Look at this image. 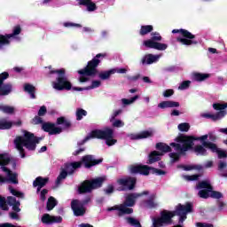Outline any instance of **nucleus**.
<instances>
[{
    "mask_svg": "<svg viewBox=\"0 0 227 227\" xmlns=\"http://www.w3.org/2000/svg\"><path fill=\"white\" fill-rule=\"evenodd\" d=\"M177 129L178 130H180V132H189V129H191V125L187 122H183L177 126Z\"/></svg>",
    "mask_w": 227,
    "mask_h": 227,
    "instance_id": "50",
    "label": "nucleus"
},
{
    "mask_svg": "<svg viewBox=\"0 0 227 227\" xmlns=\"http://www.w3.org/2000/svg\"><path fill=\"white\" fill-rule=\"evenodd\" d=\"M5 114H13L15 113V108L10 106H4V112Z\"/></svg>",
    "mask_w": 227,
    "mask_h": 227,
    "instance_id": "61",
    "label": "nucleus"
},
{
    "mask_svg": "<svg viewBox=\"0 0 227 227\" xmlns=\"http://www.w3.org/2000/svg\"><path fill=\"white\" fill-rule=\"evenodd\" d=\"M104 182H106V177L102 176L84 180L78 187V192L80 194H88L92 192L95 189H100V187L104 185Z\"/></svg>",
    "mask_w": 227,
    "mask_h": 227,
    "instance_id": "5",
    "label": "nucleus"
},
{
    "mask_svg": "<svg viewBox=\"0 0 227 227\" xmlns=\"http://www.w3.org/2000/svg\"><path fill=\"white\" fill-rule=\"evenodd\" d=\"M56 205H58V201H56V199L54 197H50L46 203V208L48 211L53 210Z\"/></svg>",
    "mask_w": 227,
    "mask_h": 227,
    "instance_id": "42",
    "label": "nucleus"
},
{
    "mask_svg": "<svg viewBox=\"0 0 227 227\" xmlns=\"http://www.w3.org/2000/svg\"><path fill=\"white\" fill-rule=\"evenodd\" d=\"M24 91L28 93L31 98H36V95H35V91H36V89L32 84L25 83Z\"/></svg>",
    "mask_w": 227,
    "mask_h": 227,
    "instance_id": "36",
    "label": "nucleus"
},
{
    "mask_svg": "<svg viewBox=\"0 0 227 227\" xmlns=\"http://www.w3.org/2000/svg\"><path fill=\"white\" fill-rule=\"evenodd\" d=\"M201 175L195 174L192 176H184L185 180H188V182H196L197 180H200V177Z\"/></svg>",
    "mask_w": 227,
    "mask_h": 227,
    "instance_id": "59",
    "label": "nucleus"
},
{
    "mask_svg": "<svg viewBox=\"0 0 227 227\" xmlns=\"http://www.w3.org/2000/svg\"><path fill=\"white\" fill-rule=\"evenodd\" d=\"M102 84V82H100V81L98 80H94L92 81L91 85L86 87L85 90H95V88H100V85Z\"/></svg>",
    "mask_w": 227,
    "mask_h": 227,
    "instance_id": "58",
    "label": "nucleus"
},
{
    "mask_svg": "<svg viewBox=\"0 0 227 227\" xmlns=\"http://www.w3.org/2000/svg\"><path fill=\"white\" fill-rule=\"evenodd\" d=\"M210 198L214 200H221L223 198V193L221 192L211 190Z\"/></svg>",
    "mask_w": 227,
    "mask_h": 227,
    "instance_id": "56",
    "label": "nucleus"
},
{
    "mask_svg": "<svg viewBox=\"0 0 227 227\" xmlns=\"http://www.w3.org/2000/svg\"><path fill=\"white\" fill-rule=\"evenodd\" d=\"M139 98V95H136L134 97H132L131 98L128 99V98H122L121 102L124 106H130V104H134V102L136 100H137Z\"/></svg>",
    "mask_w": 227,
    "mask_h": 227,
    "instance_id": "49",
    "label": "nucleus"
},
{
    "mask_svg": "<svg viewBox=\"0 0 227 227\" xmlns=\"http://www.w3.org/2000/svg\"><path fill=\"white\" fill-rule=\"evenodd\" d=\"M54 74H58L56 81L52 82L54 90H57V91H70L72 90V82L67 77V70L60 68L50 71V75Z\"/></svg>",
    "mask_w": 227,
    "mask_h": 227,
    "instance_id": "3",
    "label": "nucleus"
},
{
    "mask_svg": "<svg viewBox=\"0 0 227 227\" xmlns=\"http://www.w3.org/2000/svg\"><path fill=\"white\" fill-rule=\"evenodd\" d=\"M79 6H86L87 12H95L97 10V4L91 0H76Z\"/></svg>",
    "mask_w": 227,
    "mask_h": 227,
    "instance_id": "24",
    "label": "nucleus"
},
{
    "mask_svg": "<svg viewBox=\"0 0 227 227\" xmlns=\"http://www.w3.org/2000/svg\"><path fill=\"white\" fill-rule=\"evenodd\" d=\"M40 141H42V137H36L29 131H25L23 137H17L15 138L14 144L17 150L20 152L21 159H24L26 157L24 146L27 150L35 152V150H36V145H40Z\"/></svg>",
    "mask_w": 227,
    "mask_h": 227,
    "instance_id": "1",
    "label": "nucleus"
},
{
    "mask_svg": "<svg viewBox=\"0 0 227 227\" xmlns=\"http://www.w3.org/2000/svg\"><path fill=\"white\" fill-rule=\"evenodd\" d=\"M71 171H72V168H69V169L62 168L56 179V185L61 184L62 180H65V178H67L68 175H74V173H70Z\"/></svg>",
    "mask_w": 227,
    "mask_h": 227,
    "instance_id": "27",
    "label": "nucleus"
},
{
    "mask_svg": "<svg viewBox=\"0 0 227 227\" xmlns=\"http://www.w3.org/2000/svg\"><path fill=\"white\" fill-rule=\"evenodd\" d=\"M152 168L148 165H130L129 167V171L130 175H143L144 176H148Z\"/></svg>",
    "mask_w": 227,
    "mask_h": 227,
    "instance_id": "15",
    "label": "nucleus"
},
{
    "mask_svg": "<svg viewBox=\"0 0 227 227\" xmlns=\"http://www.w3.org/2000/svg\"><path fill=\"white\" fill-rule=\"evenodd\" d=\"M211 191L208 190H200L199 192L200 198H202L203 200H207V198H210V192Z\"/></svg>",
    "mask_w": 227,
    "mask_h": 227,
    "instance_id": "55",
    "label": "nucleus"
},
{
    "mask_svg": "<svg viewBox=\"0 0 227 227\" xmlns=\"http://www.w3.org/2000/svg\"><path fill=\"white\" fill-rule=\"evenodd\" d=\"M103 161H104L103 158L97 160L93 155L88 154L82 157L81 161L66 163L65 168L66 169H71L69 173H74L75 169H79V168H82V164L84 168H86L87 169H90V168H93V166H98V164H102Z\"/></svg>",
    "mask_w": 227,
    "mask_h": 227,
    "instance_id": "4",
    "label": "nucleus"
},
{
    "mask_svg": "<svg viewBox=\"0 0 227 227\" xmlns=\"http://www.w3.org/2000/svg\"><path fill=\"white\" fill-rule=\"evenodd\" d=\"M10 162H12L10 157H7L4 154L0 153V166H8Z\"/></svg>",
    "mask_w": 227,
    "mask_h": 227,
    "instance_id": "48",
    "label": "nucleus"
},
{
    "mask_svg": "<svg viewBox=\"0 0 227 227\" xmlns=\"http://www.w3.org/2000/svg\"><path fill=\"white\" fill-rule=\"evenodd\" d=\"M137 198H141V194L138 193H129L125 197V200L121 207L126 211H124L125 215L134 214V209L132 207L136 205V201Z\"/></svg>",
    "mask_w": 227,
    "mask_h": 227,
    "instance_id": "11",
    "label": "nucleus"
},
{
    "mask_svg": "<svg viewBox=\"0 0 227 227\" xmlns=\"http://www.w3.org/2000/svg\"><path fill=\"white\" fill-rule=\"evenodd\" d=\"M41 221L43 224H54L63 223V217L61 216H52L49 214L43 215Z\"/></svg>",
    "mask_w": 227,
    "mask_h": 227,
    "instance_id": "18",
    "label": "nucleus"
},
{
    "mask_svg": "<svg viewBox=\"0 0 227 227\" xmlns=\"http://www.w3.org/2000/svg\"><path fill=\"white\" fill-rule=\"evenodd\" d=\"M152 175H156L157 176H160L162 175H166V171L160 169V168H156L152 167L151 170Z\"/></svg>",
    "mask_w": 227,
    "mask_h": 227,
    "instance_id": "57",
    "label": "nucleus"
},
{
    "mask_svg": "<svg viewBox=\"0 0 227 227\" xmlns=\"http://www.w3.org/2000/svg\"><path fill=\"white\" fill-rule=\"evenodd\" d=\"M173 35L179 34L181 36L176 37V42L182 43V45H198V41H194L196 35L192 33L189 32L187 29L180 28V29H173Z\"/></svg>",
    "mask_w": 227,
    "mask_h": 227,
    "instance_id": "7",
    "label": "nucleus"
},
{
    "mask_svg": "<svg viewBox=\"0 0 227 227\" xmlns=\"http://www.w3.org/2000/svg\"><path fill=\"white\" fill-rule=\"evenodd\" d=\"M227 114V111H219L215 114H202V118L211 119L213 121H217V120H222Z\"/></svg>",
    "mask_w": 227,
    "mask_h": 227,
    "instance_id": "21",
    "label": "nucleus"
},
{
    "mask_svg": "<svg viewBox=\"0 0 227 227\" xmlns=\"http://www.w3.org/2000/svg\"><path fill=\"white\" fill-rule=\"evenodd\" d=\"M13 127V121H8L6 118L0 119V130H10Z\"/></svg>",
    "mask_w": 227,
    "mask_h": 227,
    "instance_id": "30",
    "label": "nucleus"
},
{
    "mask_svg": "<svg viewBox=\"0 0 227 227\" xmlns=\"http://www.w3.org/2000/svg\"><path fill=\"white\" fill-rule=\"evenodd\" d=\"M145 208H156L155 195H151L150 198L144 201Z\"/></svg>",
    "mask_w": 227,
    "mask_h": 227,
    "instance_id": "34",
    "label": "nucleus"
},
{
    "mask_svg": "<svg viewBox=\"0 0 227 227\" xmlns=\"http://www.w3.org/2000/svg\"><path fill=\"white\" fill-rule=\"evenodd\" d=\"M9 191H10L11 194H12V196H16V198H23L24 197V193L15 190L12 186H9Z\"/></svg>",
    "mask_w": 227,
    "mask_h": 227,
    "instance_id": "53",
    "label": "nucleus"
},
{
    "mask_svg": "<svg viewBox=\"0 0 227 227\" xmlns=\"http://www.w3.org/2000/svg\"><path fill=\"white\" fill-rule=\"evenodd\" d=\"M194 206L191 202H186L184 204H177L176 209L174 211H168L170 216L173 218L175 215H178L179 217V224H182L185 219H187V214L192 213Z\"/></svg>",
    "mask_w": 227,
    "mask_h": 227,
    "instance_id": "6",
    "label": "nucleus"
},
{
    "mask_svg": "<svg viewBox=\"0 0 227 227\" xmlns=\"http://www.w3.org/2000/svg\"><path fill=\"white\" fill-rule=\"evenodd\" d=\"M175 141L176 143H181L183 146V152H189V150H192V146H194V141H196V137L194 136H185L179 135L176 137Z\"/></svg>",
    "mask_w": 227,
    "mask_h": 227,
    "instance_id": "13",
    "label": "nucleus"
},
{
    "mask_svg": "<svg viewBox=\"0 0 227 227\" xmlns=\"http://www.w3.org/2000/svg\"><path fill=\"white\" fill-rule=\"evenodd\" d=\"M75 114L77 121H81L83 116H88V112L82 108H77Z\"/></svg>",
    "mask_w": 227,
    "mask_h": 227,
    "instance_id": "44",
    "label": "nucleus"
},
{
    "mask_svg": "<svg viewBox=\"0 0 227 227\" xmlns=\"http://www.w3.org/2000/svg\"><path fill=\"white\" fill-rule=\"evenodd\" d=\"M180 155H182L179 153H169V157L172 162H178V160H180Z\"/></svg>",
    "mask_w": 227,
    "mask_h": 227,
    "instance_id": "60",
    "label": "nucleus"
},
{
    "mask_svg": "<svg viewBox=\"0 0 227 227\" xmlns=\"http://www.w3.org/2000/svg\"><path fill=\"white\" fill-rule=\"evenodd\" d=\"M197 227H214V224L212 223H196Z\"/></svg>",
    "mask_w": 227,
    "mask_h": 227,
    "instance_id": "64",
    "label": "nucleus"
},
{
    "mask_svg": "<svg viewBox=\"0 0 227 227\" xmlns=\"http://www.w3.org/2000/svg\"><path fill=\"white\" fill-rule=\"evenodd\" d=\"M153 31V26L152 25H143L140 27L139 35L140 36H146L149 33H152Z\"/></svg>",
    "mask_w": 227,
    "mask_h": 227,
    "instance_id": "35",
    "label": "nucleus"
},
{
    "mask_svg": "<svg viewBox=\"0 0 227 227\" xmlns=\"http://www.w3.org/2000/svg\"><path fill=\"white\" fill-rule=\"evenodd\" d=\"M207 147L203 146V144L201 145H197L194 147V152L197 155H202V156H207L208 155V153L207 152Z\"/></svg>",
    "mask_w": 227,
    "mask_h": 227,
    "instance_id": "38",
    "label": "nucleus"
},
{
    "mask_svg": "<svg viewBox=\"0 0 227 227\" xmlns=\"http://www.w3.org/2000/svg\"><path fill=\"white\" fill-rule=\"evenodd\" d=\"M162 155V153H160L159 151H153L148 155V160L146 161V164H155V162H159L160 160V156Z\"/></svg>",
    "mask_w": 227,
    "mask_h": 227,
    "instance_id": "25",
    "label": "nucleus"
},
{
    "mask_svg": "<svg viewBox=\"0 0 227 227\" xmlns=\"http://www.w3.org/2000/svg\"><path fill=\"white\" fill-rule=\"evenodd\" d=\"M30 123L32 125H43L45 122H43V118L37 114L30 121Z\"/></svg>",
    "mask_w": 227,
    "mask_h": 227,
    "instance_id": "47",
    "label": "nucleus"
},
{
    "mask_svg": "<svg viewBox=\"0 0 227 227\" xmlns=\"http://www.w3.org/2000/svg\"><path fill=\"white\" fill-rule=\"evenodd\" d=\"M158 107L160 109H168V108H173V107H180V103L176 101H162L158 105Z\"/></svg>",
    "mask_w": 227,
    "mask_h": 227,
    "instance_id": "26",
    "label": "nucleus"
},
{
    "mask_svg": "<svg viewBox=\"0 0 227 227\" xmlns=\"http://www.w3.org/2000/svg\"><path fill=\"white\" fill-rule=\"evenodd\" d=\"M197 189H204L205 191H214V187L212 184H210V181L204 180L201 182H199L197 184Z\"/></svg>",
    "mask_w": 227,
    "mask_h": 227,
    "instance_id": "31",
    "label": "nucleus"
},
{
    "mask_svg": "<svg viewBox=\"0 0 227 227\" xmlns=\"http://www.w3.org/2000/svg\"><path fill=\"white\" fill-rule=\"evenodd\" d=\"M71 209L75 217H82L86 214V207L82 206L79 200H73L71 201Z\"/></svg>",
    "mask_w": 227,
    "mask_h": 227,
    "instance_id": "17",
    "label": "nucleus"
},
{
    "mask_svg": "<svg viewBox=\"0 0 227 227\" xmlns=\"http://www.w3.org/2000/svg\"><path fill=\"white\" fill-rule=\"evenodd\" d=\"M126 223L129 224V226H134V227H143L141 225V222L139 220L132 217V216H128L126 217Z\"/></svg>",
    "mask_w": 227,
    "mask_h": 227,
    "instance_id": "40",
    "label": "nucleus"
},
{
    "mask_svg": "<svg viewBox=\"0 0 227 227\" xmlns=\"http://www.w3.org/2000/svg\"><path fill=\"white\" fill-rule=\"evenodd\" d=\"M156 150H159L163 153H168L169 152H172L171 146L162 142H159L156 144Z\"/></svg>",
    "mask_w": 227,
    "mask_h": 227,
    "instance_id": "32",
    "label": "nucleus"
},
{
    "mask_svg": "<svg viewBox=\"0 0 227 227\" xmlns=\"http://www.w3.org/2000/svg\"><path fill=\"white\" fill-rule=\"evenodd\" d=\"M96 139H102L106 141L107 146H114L118 143L117 139H114V130L111 128H106L105 129H96L93 135Z\"/></svg>",
    "mask_w": 227,
    "mask_h": 227,
    "instance_id": "8",
    "label": "nucleus"
},
{
    "mask_svg": "<svg viewBox=\"0 0 227 227\" xmlns=\"http://www.w3.org/2000/svg\"><path fill=\"white\" fill-rule=\"evenodd\" d=\"M151 39L144 41V45L147 49H155V51H166L168 44L159 43L162 42V36L159 32H153Z\"/></svg>",
    "mask_w": 227,
    "mask_h": 227,
    "instance_id": "9",
    "label": "nucleus"
},
{
    "mask_svg": "<svg viewBox=\"0 0 227 227\" xmlns=\"http://www.w3.org/2000/svg\"><path fill=\"white\" fill-rule=\"evenodd\" d=\"M49 184V177L37 176L33 182V187H45Z\"/></svg>",
    "mask_w": 227,
    "mask_h": 227,
    "instance_id": "28",
    "label": "nucleus"
},
{
    "mask_svg": "<svg viewBox=\"0 0 227 227\" xmlns=\"http://www.w3.org/2000/svg\"><path fill=\"white\" fill-rule=\"evenodd\" d=\"M104 58H107V53H98L91 60L87 63L83 69L78 70V74L82 76L79 78L80 82H88L90 77H95L98 74V66ZM85 75V76H84Z\"/></svg>",
    "mask_w": 227,
    "mask_h": 227,
    "instance_id": "2",
    "label": "nucleus"
},
{
    "mask_svg": "<svg viewBox=\"0 0 227 227\" xmlns=\"http://www.w3.org/2000/svg\"><path fill=\"white\" fill-rule=\"evenodd\" d=\"M173 223V218L169 214V211L163 210L160 212V217L153 219V227L168 226Z\"/></svg>",
    "mask_w": 227,
    "mask_h": 227,
    "instance_id": "12",
    "label": "nucleus"
},
{
    "mask_svg": "<svg viewBox=\"0 0 227 227\" xmlns=\"http://www.w3.org/2000/svg\"><path fill=\"white\" fill-rule=\"evenodd\" d=\"M116 184L119 185L117 188L119 192L134 191L137 185V177L127 176L117 179Z\"/></svg>",
    "mask_w": 227,
    "mask_h": 227,
    "instance_id": "10",
    "label": "nucleus"
},
{
    "mask_svg": "<svg viewBox=\"0 0 227 227\" xmlns=\"http://www.w3.org/2000/svg\"><path fill=\"white\" fill-rule=\"evenodd\" d=\"M56 125H62V131L70 129L72 127V122L70 121L67 120L64 116L57 118Z\"/></svg>",
    "mask_w": 227,
    "mask_h": 227,
    "instance_id": "29",
    "label": "nucleus"
},
{
    "mask_svg": "<svg viewBox=\"0 0 227 227\" xmlns=\"http://www.w3.org/2000/svg\"><path fill=\"white\" fill-rule=\"evenodd\" d=\"M0 208L5 211L10 210V207H8V204H6V198L1 195H0Z\"/></svg>",
    "mask_w": 227,
    "mask_h": 227,
    "instance_id": "51",
    "label": "nucleus"
},
{
    "mask_svg": "<svg viewBox=\"0 0 227 227\" xmlns=\"http://www.w3.org/2000/svg\"><path fill=\"white\" fill-rule=\"evenodd\" d=\"M95 132H97V129H93L92 131H90V133L85 137L84 140H82L80 143H78L79 146H82V145L88 143L90 139H97V137H93Z\"/></svg>",
    "mask_w": 227,
    "mask_h": 227,
    "instance_id": "46",
    "label": "nucleus"
},
{
    "mask_svg": "<svg viewBox=\"0 0 227 227\" xmlns=\"http://www.w3.org/2000/svg\"><path fill=\"white\" fill-rule=\"evenodd\" d=\"M207 139H208V135H204V136H201V137H195V141L201 142L202 146H204V148L208 149V146L205 145V143L210 144V145H215V144L213 142L207 141Z\"/></svg>",
    "mask_w": 227,
    "mask_h": 227,
    "instance_id": "43",
    "label": "nucleus"
},
{
    "mask_svg": "<svg viewBox=\"0 0 227 227\" xmlns=\"http://www.w3.org/2000/svg\"><path fill=\"white\" fill-rule=\"evenodd\" d=\"M178 169H184V171H192V169H198L196 166H191V165H177Z\"/></svg>",
    "mask_w": 227,
    "mask_h": 227,
    "instance_id": "54",
    "label": "nucleus"
},
{
    "mask_svg": "<svg viewBox=\"0 0 227 227\" xmlns=\"http://www.w3.org/2000/svg\"><path fill=\"white\" fill-rule=\"evenodd\" d=\"M10 77L8 72H4L0 74V97H6L12 93V83H4V81Z\"/></svg>",
    "mask_w": 227,
    "mask_h": 227,
    "instance_id": "14",
    "label": "nucleus"
},
{
    "mask_svg": "<svg viewBox=\"0 0 227 227\" xmlns=\"http://www.w3.org/2000/svg\"><path fill=\"white\" fill-rule=\"evenodd\" d=\"M170 146L174 148L175 152H178L177 153L184 154L185 151H184V145L176 143H170Z\"/></svg>",
    "mask_w": 227,
    "mask_h": 227,
    "instance_id": "45",
    "label": "nucleus"
},
{
    "mask_svg": "<svg viewBox=\"0 0 227 227\" xmlns=\"http://www.w3.org/2000/svg\"><path fill=\"white\" fill-rule=\"evenodd\" d=\"M107 210H108V212H113V210H118L117 215H118L119 217H121V215H125V212L127 211V210H125V209L121 207V204L119 205V206H114V207H108Z\"/></svg>",
    "mask_w": 227,
    "mask_h": 227,
    "instance_id": "41",
    "label": "nucleus"
},
{
    "mask_svg": "<svg viewBox=\"0 0 227 227\" xmlns=\"http://www.w3.org/2000/svg\"><path fill=\"white\" fill-rule=\"evenodd\" d=\"M210 77L209 74H201V73H194L193 80L198 82H202V81H207Z\"/></svg>",
    "mask_w": 227,
    "mask_h": 227,
    "instance_id": "39",
    "label": "nucleus"
},
{
    "mask_svg": "<svg viewBox=\"0 0 227 227\" xmlns=\"http://www.w3.org/2000/svg\"><path fill=\"white\" fill-rule=\"evenodd\" d=\"M42 130L47 132L50 136H58V134L63 132V128L56 127V124L52 122H44L42 125Z\"/></svg>",
    "mask_w": 227,
    "mask_h": 227,
    "instance_id": "16",
    "label": "nucleus"
},
{
    "mask_svg": "<svg viewBox=\"0 0 227 227\" xmlns=\"http://www.w3.org/2000/svg\"><path fill=\"white\" fill-rule=\"evenodd\" d=\"M0 169H2L4 173H7V176L11 184H19V175L17 173H13L10 168H6L5 166H1Z\"/></svg>",
    "mask_w": 227,
    "mask_h": 227,
    "instance_id": "20",
    "label": "nucleus"
},
{
    "mask_svg": "<svg viewBox=\"0 0 227 227\" xmlns=\"http://www.w3.org/2000/svg\"><path fill=\"white\" fill-rule=\"evenodd\" d=\"M22 33V27H20V25H17L13 27L12 34H6L4 35L5 40H7L8 43H5V45H10L11 41L10 38H15V36L20 35Z\"/></svg>",
    "mask_w": 227,
    "mask_h": 227,
    "instance_id": "23",
    "label": "nucleus"
},
{
    "mask_svg": "<svg viewBox=\"0 0 227 227\" xmlns=\"http://www.w3.org/2000/svg\"><path fill=\"white\" fill-rule=\"evenodd\" d=\"M227 107V103L225 104H221V103H215L213 104V108L215 110V111H226Z\"/></svg>",
    "mask_w": 227,
    "mask_h": 227,
    "instance_id": "52",
    "label": "nucleus"
},
{
    "mask_svg": "<svg viewBox=\"0 0 227 227\" xmlns=\"http://www.w3.org/2000/svg\"><path fill=\"white\" fill-rule=\"evenodd\" d=\"M157 61V57L153 54H148L144 57L141 60L142 65H152V63H155Z\"/></svg>",
    "mask_w": 227,
    "mask_h": 227,
    "instance_id": "37",
    "label": "nucleus"
},
{
    "mask_svg": "<svg viewBox=\"0 0 227 227\" xmlns=\"http://www.w3.org/2000/svg\"><path fill=\"white\" fill-rule=\"evenodd\" d=\"M45 114H47V106H42L37 112V115L42 117L45 116Z\"/></svg>",
    "mask_w": 227,
    "mask_h": 227,
    "instance_id": "62",
    "label": "nucleus"
},
{
    "mask_svg": "<svg viewBox=\"0 0 227 227\" xmlns=\"http://www.w3.org/2000/svg\"><path fill=\"white\" fill-rule=\"evenodd\" d=\"M204 145L208 146V150H210L213 153H217L218 159H226L227 157L226 151L219 149L216 144L204 143Z\"/></svg>",
    "mask_w": 227,
    "mask_h": 227,
    "instance_id": "19",
    "label": "nucleus"
},
{
    "mask_svg": "<svg viewBox=\"0 0 227 227\" xmlns=\"http://www.w3.org/2000/svg\"><path fill=\"white\" fill-rule=\"evenodd\" d=\"M191 86V81H184L178 87L179 90H187Z\"/></svg>",
    "mask_w": 227,
    "mask_h": 227,
    "instance_id": "63",
    "label": "nucleus"
},
{
    "mask_svg": "<svg viewBox=\"0 0 227 227\" xmlns=\"http://www.w3.org/2000/svg\"><path fill=\"white\" fill-rule=\"evenodd\" d=\"M148 137H153V131L144 130L137 134L131 135V139L137 141L139 139H148Z\"/></svg>",
    "mask_w": 227,
    "mask_h": 227,
    "instance_id": "22",
    "label": "nucleus"
},
{
    "mask_svg": "<svg viewBox=\"0 0 227 227\" xmlns=\"http://www.w3.org/2000/svg\"><path fill=\"white\" fill-rule=\"evenodd\" d=\"M113 74H116V69L100 72L98 74V77L101 79V81H107V79H109Z\"/></svg>",
    "mask_w": 227,
    "mask_h": 227,
    "instance_id": "33",
    "label": "nucleus"
}]
</instances>
